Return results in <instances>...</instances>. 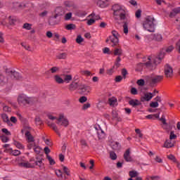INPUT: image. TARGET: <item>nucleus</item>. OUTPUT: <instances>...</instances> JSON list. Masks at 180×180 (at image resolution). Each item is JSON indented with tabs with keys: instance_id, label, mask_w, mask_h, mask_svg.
<instances>
[{
	"instance_id": "nucleus-13",
	"label": "nucleus",
	"mask_w": 180,
	"mask_h": 180,
	"mask_svg": "<svg viewBox=\"0 0 180 180\" xmlns=\"http://www.w3.org/2000/svg\"><path fill=\"white\" fill-rule=\"evenodd\" d=\"M153 96H154V95H153V93H146L144 96L141 98V101L142 102H144V101L148 102V101H151V99H153Z\"/></svg>"
},
{
	"instance_id": "nucleus-56",
	"label": "nucleus",
	"mask_w": 180,
	"mask_h": 180,
	"mask_svg": "<svg viewBox=\"0 0 180 180\" xmlns=\"http://www.w3.org/2000/svg\"><path fill=\"white\" fill-rule=\"evenodd\" d=\"M89 108H91V104L89 103H87L83 105L82 110H86V109H89Z\"/></svg>"
},
{
	"instance_id": "nucleus-7",
	"label": "nucleus",
	"mask_w": 180,
	"mask_h": 180,
	"mask_svg": "<svg viewBox=\"0 0 180 180\" xmlns=\"http://www.w3.org/2000/svg\"><path fill=\"white\" fill-rule=\"evenodd\" d=\"M111 34L112 35L109 37V39L112 44V47H115V46H117L119 44V37H120V34L116 30H112Z\"/></svg>"
},
{
	"instance_id": "nucleus-6",
	"label": "nucleus",
	"mask_w": 180,
	"mask_h": 180,
	"mask_svg": "<svg viewBox=\"0 0 180 180\" xmlns=\"http://www.w3.org/2000/svg\"><path fill=\"white\" fill-rule=\"evenodd\" d=\"M164 77L162 75L146 76L145 82L149 86H155L158 82L162 81Z\"/></svg>"
},
{
	"instance_id": "nucleus-20",
	"label": "nucleus",
	"mask_w": 180,
	"mask_h": 180,
	"mask_svg": "<svg viewBox=\"0 0 180 180\" xmlns=\"http://www.w3.org/2000/svg\"><path fill=\"white\" fill-rule=\"evenodd\" d=\"M25 137L28 142L34 141V138L33 137V136H32L29 131H25Z\"/></svg>"
},
{
	"instance_id": "nucleus-52",
	"label": "nucleus",
	"mask_w": 180,
	"mask_h": 180,
	"mask_svg": "<svg viewBox=\"0 0 180 180\" xmlns=\"http://www.w3.org/2000/svg\"><path fill=\"white\" fill-rule=\"evenodd\" d=\"M150 108H158V106H159L158 102H157V101L151 102L150 103Z\"/></svg>"
},
{
	"instance_id": "nucleus-46",
	"label": "nucleus",
	"mask_w": 180,
	"mask_h": 180,
	"mask_svg": "<svg viewBox=\"0 0 180 180\" xmlns=\"http://www.w3.org/2000/svg\"><path fill=\"white\" fill-rule=\"evenodd\" d=\"M167 158L169 160H171V161H173V162H176V158H175V156H174V155H167Z\"/></svg>"
},
{
	"instance_id": "nucleus-8",
	"label": "nucleus",
	"mask_w": 180,
	"mask_h": 180,
	"mask_svg": "<svg viewBox=\"0 0 180 180\" xmlns=\"http://www.w3.org/2000/svg\"><path fill=\"white\" fill-rule=\"evenodd\" d=\"M78 92L81 95H88L91 92V87L85 84H79L78 87Z\"/></svg>"
},
{
	"instance_id": "nucleus-27",
	"label": "nucleus",
	"mask_w": 180,
	"mask_h": 180,
	"mask_svg": "<svg viewBox=\"0 0 180 180\" xmlns=\"http://www.w3.org/2000/svg\"><path fill=\"white\" fill-rule=\"evenodd\" d=\"M72 76L71 75H66L63 77L64 82H67V84L70 83V81H72Z\"/></svg>"
},
{
	"instance_id": "nucleus-59",
	"label": "nucleus",
	"mask_w": 180,
	"mask_h": 180,
	"mask_svg": "<svg viewBox=\"0 0 180 180\" xmlns=\"http://www.w3.org/2000/svg\"><path fill=\"white\" fill-rule=\"evenodd\" d=\"M96 20L94 19H90L87 21V25L89 26H91V25H94V23H95Z\"/></svg>"
},
{
	"instance_id": "nucleus-51",
	"label": "nucleus",
	"mask_w": 180,
	"mask_h": 180,
	"mask_svg": "<svg viewBox=\"0 0 180 180\" xmlns=\"http://www.w3.org/2000/svg\"><path fill=\"white\" fill-rule=\"evenodd\" d=\"M175 139H176V136L175 135V134H174V131H171L169 140H175Z\"/></svg>"
},
{
	"instance_id": "nucleus-33",
	"label": "nucleus",
	"mask_w": 180,
	"mask_h": 180,
	"mask_svg": "<svg viewBox=\"0 0 180 180\" xmlns=\"http://www.w3.org/2000/svg\"><path fill=\"white\" fill-rule=\"evenodd\" d=\"M65 29L67 30H73V29H75V25L74 24H68L65 26Z\"/></svg>"
},
{
	"instance_id": "nucleus-4",
	"label": "nucleus",
	"mask_w": 180,
	"mask_h": 180,
	"mask_svg": "<svg viewBox=\"0 0 180 180\" xmlns=\"http://www.w3.org/2000/svg\"><path fill=\"white\" fill-rule=\"evenodd\" d=\"M48 117L50 120H56L57 124L59 126H63V127H68V124H70L68 119L64 115V114H60L58 118L51 115H48Z\"/></svg>"
},
{
	"instance_id": "nucleus-49",
	"label": "nucleus",
	"mask_w": 180,
	"mask_h": 180,
	"mask_svg": "<svg viewBox=\"0 0 180 180\" xmlns=\"http://www.w3.org/2000/svg\"><path fill=\"white\" fill-rule=\"evenodd\" d=\"M5 84V77L0 73V85H4Z\"/></svg>"
},
{
	"instance_id": "nucleus-63",
	"label": "nucleus",
	"mask_w": 180,
	"mask_h": 180,
	"mask_svg": "<svg viewBox=\"0 0 180 180\" xmlns=\"http://www.w3.org/2000/svg\"><path fill=\"white\" fill-rule=\"evenodd\" d=\"M131 94L132 95H137V89L136 88H134V87L131 88Z\"/></svg>"
},
{
	"instance_id": "nucleus-24",
	"label": "nucleus",
	"mask_w": 180,
	"mask_h": 180,
	"mask_svg": "<svg viewBox=\"0 0 180 180\" xmlns=\"http://www.w3.org/2000/svg\"><path fill=\"white\" fill-rule=\"evenodd\" d=\"M111 147L112 150H120V143L119 142H112Z\"/></svg>"
},
{
	"instance_id": "nucleus-35",
	"label": "nucleus",
	"mask_w": 180,
	"mask_h": 180,
	"mask_svg": "<svg viewBox=\"0 0 180 180\" xmlns=\"http://www.w3.org/2000/svg\"><path fill=\"white\" fill-rule=\"evenodd\" d=\"M160 117V115L156 114V115H148L146 116V119H158Z\"/></svg>"
},
{
	"instance_id": "nucleus-22",
	"label": "nucleus",
	"mask_w": 180,
	"mask_h": 180,
	"mask_svg": "<svg viewBox=\"0 0 180 180\" xmlns=\"http://www.w3.org/2000/svg\"><path fill=\"white\" fill-rule=\"evenodd\" d=\"M164 147L165 148H172V147H174V143L170 140H167L164 143Z\"/></svg>"
},
{
	"instance_id": "nucleus-54",
	"label": "nucleus",
	"mask_w": 180,
	"mask_h": 180,
	"mask_svg": "<svg viewBox=\"0 0 180 180\" xmlns=\"http://www.w3.org/2000/svg\"><path fill=\"white\" fill-rule=\"evenodd\" d=\"M11 153L13 155H15V156L20 155V150H12Z\"/></svg>"
},
{
	"instance_id": "nucleus-39",
	"label": "nucleus",
	"mask_w": 180,
	"mask_h": 180,
	"mask_svg": "<svg viewBox=\"0 0 180 180\" xmlns=\"http://www.w3.org/2000/svg\"><path fill=\"white\" fill-rule=\"evenodd\" d=\"M46 158H47L48 161H49V164L51 165H54V164H56V162L51 158L50 155H47Z\"/></svg>"
},
{
	"instance_id": "nucleus-29",
	"label": "nucleus",
	"mask_w": 180,
	"mask_h": 180,
	"mask_svg": "<svg viewBox=\"0 0 180 180\" xmlns=\"http://www.w3.org/2000/svg\"><path fill=\"white\" fill-rule=\"evenodd\" d=\"M56 58H58V60H65V58H67V53H58L56 56Z\"/></svg>"
},
{
	"instance_id": "nucleus-60",
	"label": "nucleus",
	"mask_w": 180,
	"mask_h": 180,
	"mask_svg": "<svg viewBox=\"0 0 180 180\" xmlns=\"http://www.w3.org/2000/svg\"><path fill=\"white\" fill-rule=\"evenodd\" d=\"M49 126H50V127H51L54 131H58L57 126L55 125V124H49Z\"/></svg>"
},
{
	"instance_id": "nucleus-23",
	"label": "nucleus",
	"mask_w": 180,
	"mask_h": 180,
	"mask_svg": "<svg viewBox=\"0 0 180 180\" xmlns=\"http://www.w3.org/2000/svg\"><path fill=\"white\" fill-rule=\"evenodd\" d=\"M105 105L106 103H105V101L99 100L98 103H97V108L99 109V110H102V109L105 108Z\"/></svg>"
},
{
	"instance_id": "nucleus-40",
	"label": "nucleus",
	"mask_w": 180,
	"mask_h": 180,
	"mask_svg": "<svg viewBox=\"0 0 180 180\" xmlns=\"http://www.w3.org/2000/svg\"><path fill=\"white\" fill-rule=\"evenodd\" d=\"M23 29H26V30H30V29H32V24L25 23L23 25Z\"/></svg>"
},
{
	"instance_id": "nucleus-14",
	"label": "nucleus",
	"mask_w": 180,
	"mask_h": 180,
	"mask_svg": "<svg viewBox=\"0 0 180 180\" xmlns=\"http://www.w3.org/2000/svg\"><path fill=\"white\" fill-rule=\"evenodd\" d=\"M150 38L155 41H162V36L160 34H154L150 36Z\"/></svg>"
},
{
	"instance_id": "nucleus-2",
	"label": "nucleus",
	"mask_w": 180,
	"mask_h": 180,
	"mask_svg": "<svg viewBox=\"0 0 180 180\" xmlns=\"http://www.w3.org/2000/svg\"><path fill=\"white\" fill-rule=\"evenodd\" d=\"M164 58V52H160L158 57L155 58H151L150 56L148 57V61L144 63H141L142 65H146L149 70H155L158 64L161 63V60Z\"/></svg>"
},
{
	"instance_id": "nucleus-5",
	"label": "nucleus",
	"mask_w": 180,
	"mask_h": 180,
	"mask_svg": "<svg viewBox=\"0 0 180 180\" xmlns=\"http://www.w3.org/2000/svg\"><path fill=\"white\" fill-rule=\"evenodd\" d=\"M18 102L19 105L27 106V105H33L34 102H36V98L21 94L18 96Z\"/></svg>"
},
{
	"instance_id": "nucleus-1",
	"label": "nucleus",
	"mask_w": 180,
	"mask_h": 180,
	"mask_svg": "<svg viewBox=\"0 0 180 180\" xmlns=\"http://www.w3.org/2000/svg\"><path fill=\"white\" fill-rule=\"evenodd\" d=\"M112 15L115 20H120L122 22L123 32L124 34L129 33V26L131 22L129 11L123 5L114 4L112 6Z\"/></svg>"
},
{
	"instance_id": "nucleus-30",
	"label": "nucleus",
	"mask_w": 180,
	"mask_h": 180,
	"mask_svg": "<svg viewBox=\"0 0 180 180\" xmlns=\"http://www.w3.org/2000/svg\"><path fill=\"white\" fill-rule=\"evenodd\" d=\"M30 162H32V164H34V165H39L40 167H41V165L43 164V162L41 160L35 161L34 158L31 159L30 160Z\"/></svg>"
},
{
	"instance_id": "nucleus-28",
	"label": "nucleus",
	"mask_w": 180,
	"mask_h": 180,
	"mask_svg": "<svg viewBox=\"0 0 180 180\" xmlns=\"http://www.w3.org/2000/svg\"><path fill=\"white\" fill-rule=\"evenodd\" d=\"M129 105L135 108V106H139V105H140V101H139V100H131L129 101Z\"/></svg>"
},
{
	"instance_id": "nucleus-17",
	"label": "nucleus",
	"mask_w": 180,
	"mask_h": 180,
	"mask_svg": "<svg viewBox=\"0 0 180 180\" xmlns=\"http://www.w3.org/2000/svg\"><path fill=\"white\" fill-rule=\"evenodd\" d=\"M178 13H180V7L174 8L172 11L170 13L169 16L170 18H174V16H176Z\"/></svg>"
},
{
	"instance_id": "nucleus-9",
	"label": "nucleus",
	"mask_w": 180,
	"mask_h": 180,
	"mask_svg": "<svg viewBox=\"0 0 180 180\" xmlns=\"http://www.w3.org/2000/svg\"><path fill=\"white\" fill-rule=\"evenodd\" d=\"M165 75L167 78H171L174 75V70H172V67L169 65L165 66Z\"/></svg>"
},
{
	"instance_id": "nucleus-47",
	"label": "nucleus",
	"mask_w": 180,
	"mask_h": 180,
	"mask_svg": "<svg viewBox=\"0 0 180 180\" xmlns=\"http://www.w3.org/2000/svg\"><path fill=\"white\" fill-rule=\"evenodd\" d=\"M110 157L111 158V160H116V158H117V155H116V153H115V152H110Z\"/></svg>"
},
{
	"instance_id": "nucleus-50",
	"label": "nucleus",
	"mask_w": 180,
	"mask_h": 180,
	"mask_svg": "<svg viewBox=\"0 0 180 180\" xmlns=\"http://www.w3.org/2000/svg\"><path fill=\"white\" fill-rule=\"evenodd\" d=\"M82 74H83V75H86V77H90V75H92L91 72L89 70H83L82 71Z\"/></svg>"
},
{
	"instance_id": "nucleus-57",
	"label": "nucleus",
	"mask_w": 180,
	"mask_h": 180,
	"mask_svg": "<svg viewBox=\"0 0 180 180\" xmlns=\"http://www.w3.org/2000/svg\"><path fill=\"white\" fill-rule=\"evenodd\" d=\"M162 129H164V130H166L167 131H169V126L167 122L165 124H163Z\"/></svg>"
},
{
	"instance_id": "nucleus-11",
	"label": "nucleus",
	"mask_w": 180,
	"mask_h": 180,
	"mask_svg": "<svg viewBox=\"0 0 180 180\" xmlns=\"http://www.w3.org/2000/svg\"><path fill=\"white\" fill-rule=\"evenodd\" d=\"M124 160L127 161V162H131L133 159H131V156L130 155V149H127L124 153Z\"/></svg>"
},
{
	"instance_id": "nucleus-61",
	"label": "nucleus",
	"mask_w": 180,
	"mask_h": 180,
	"mask_svg": "<svg viewBox=\"0 0 180 180\" xmlns=\"http://www.w3.org/2000/svg\"><path fill=\"white\" fill-rule=\"evenodd\" d=\"M35 122L37 124L40 125V124L41 123V120L40 119L39 117H35Z\"/></svg>"
},
{
	"instance_id": "nucleus-48",
	"label": "nucleus",
	"mask_w": 180,
	"mask_h": 180,
	"mask_svg": "<svg viewBox=\"0 0 180 180\" xmlns=\"http://www.w3.org/2000/svg\"><path fill=\"white\" fill-rule=\"evenodd\" d=\"M88 101V98L86 96H82L79 99V101L80 103H85Z\"/></svg>"
},
{
	"instance_id": "nucleus-42",
	"label": "nucleus",
	"mask_w": 180,
	"mask_h": 180,
	"mask_svg": "<svg viewBox=\"0 0 180 180\" xmlns=\"http://www.w3.org/2000/svg\"><path fill=\"white\" fill-rule=\"evenodd\" d=\"M114 55L115 56H122V49H116L114 51Z\"/></svg>"
},
{
	"instance_id": "nucleus-36",
	"label": "nucleus",
	"mask_w": 180,
	"mask_h": 180,
	"mask_svg": "<svg viewBox=\"0 0 180 180\" xmlns=\"http://www.w3.org/2000/svg\"><path fill=\"white\" fill-rule=\"evenodd\" d=\"M27 147L29 150H32V148H34L36 147V143H34V141L28 142Z\"/></svg>"
},
{
	"instance_id": "nucleus-64",
	"label": "nucleus",
	"mask_w": 180,
	"mask_h": 180,
	"mask_svg": "<svg viewBox=\"0 0 180 180\" xmlns=\"http://www.w3.org/2000/svg\"><path fill=\"white\" fill-rule=\"evenodd\" d=\"M149 178L151 180H160V176H149Z\"/></svg>"
},
{
	"instance_id": "nucleus-44",
	"label": "nucleus",
	"mask_w": 180,
	"mask_h": 180,
	"mask_svg": "<svg viewBox=\"0 0 180 180\" xmlns=\"http://www.w3.org/2000/svg\"><path fill=\"white\" fill-rule=\"evenodd\" d=\"M1 140L3 143H8L9 141V139L5 135L1 136Z\"/></svg>"
},
{
	"instance_id": "nucleus-58",
	"label": "nucleus",
	"mask_w": 180,
	"mask_h": 180,
	"mask_svg": "<svg viewBox=\"0 0 180 180\" xmlns=\"http://www.w3.org/2000/svg\"><path fill=\"white\" fill-rule=\"evenodd\" d=\"M135 16L136 18H141V10H137L136 11V13H135Z\"/></svg>"
},
{
	"instance_id": "nucleus-43",
	"label": "nucleus",
	"mask_w": 180,
	"mask_h": 180,
	"mask_svg": "<svg viewBox=\"0 0 180 180\" xmlns=\"http://www.w3.org/2000/svg\"><path fill=\"white\" fill-rule=\"evenodd\" d=\"M1 119H3L4 122H9V117H8V115L6 114H2Z\"/></svg>"
},
{
	"instance_id": "nucleus-31",
	"label": "nucleus",
	"mask_w": 180,
	"mask_h": 180,
	"mask_svg": "<svg viewBox=\"0 0 180 180\" xmlns=\"http://www.w3.org/2000/svg\"><path fill=\"white\" fill-rule=\"evenodd\" d=\"M14 146H15V147H17V148H19L20 150H23V148H25V147L23 146V145H22V143H19L18 141H14Z\"/></svg>"
},
{
	"instance_id": "nucleus-38",
	"label": "nucleus",
	"mask_w": 180,
	"mask_h": 180,
	"mask_svg": "<svg viewBox=\"0 0 180 180\" xmlns=\"http://www.w3.org/2000/svg\"><path fill=\"white\" fill-rule=\"evenodd\" d=\"M72 18V13H68L65 15V20H70Z\"/></svg>"
},
{
	"instance_id": "nucleus-26",
	"label": "nucleus",
	"mask_w": 180,
	"mask_h": 180,
	"mask_svg": "<svg viewBox=\"0 0 180 180\" xmlns=\"http://www.w3.org/2000/svg\"><path fill=\"white\" fill-rule=\"evenodd\" d=\"M54 79L57 84H64V79L61 78L59 75H55Z\"/></svg>"
},
{
	"instance_id": "nucleus-55",
	"label": "nucleus",
	"mask_w": 180,
	"mask_h": 180,
	"mask_svg": "<svg viewBox=\"0 0 180 180\" xmlns=\"http://www.w3.org/2000/svg\"><path fill=\"white\" fill-rule=\"evenodd\" d=\"M34 151L37 153V154H40V152L41 151V148L39 146H35L34 148Z\"/></svg>"
},
{
	"instance_id": "nucleus-32",
	"label": "nucleus",
	"mask_w": 180,
	"mask_h": 180,
	"mask_svg": "<svg viewBox=\"0 0 180 180\" xmlns=\"http://www.w3.org/2000/svg\"><path fill=\"white\" fill-rule=\"evenodd\" d=\"M63 172L68 176H70V169H68V167L63 166Z\"/></svg>"
},
{
	"instance_id": "nucleus-37",
	"label": "nucleus",
	"mask_w": 180,
	"mask_h": 180,
	"mask_svg": "<svg viewBox=\"0 0 180 180\" xmlns=\"http://www.w3.org/2000/svg\"><path fill=\"white\" fill-rule=\"evenodd\" d=\"M137 175H139V173L136 171L129 172V176H131V178H136Z\"/></svg>"
},
{
	"instance_id": "nucleus-25",
	"label": "nucleus",
	"mask_w": 180,
	"mask_h": 180,
	"mask_svg": "<svg viewBox=\"0 0 180 180\" xmlns=\"http://www.w3.org/2000/svg\"><path fill=\"white\" fill-rule=\"evenodd\" d=\"M11 77H13V78H15V79H20V75L16 71H11Z\"/></svg>"
},
{
	"instance_id": "nucleus-62",
	"label": "nucleus",
	"mask_w": 180,
	"mask_h": 180,
	"mask_svg": "<svg viewBox=\"0 0 180 180\" xmlns=\"http://www.w3.org/2000/svg\"><path fill=\"white\" fill-rule=\"evenodd\" d=\"M3 110L4 112H11V108H9L8 105H4L3 107Z\"/></svg>"
},
{
	"instance_id": "nucleus-10",
	"label": "nucleus",
	"mask_w": 180,
	"mask_h": 180,
	"mask_svg": "<svg viewBox=\"0 0 180 180\" xmlns=\"http://www.w3.org/2000/svg\"><path fill=\"white\" fill-rule=\"evenodd\" d=\"M20 167H23L24 168H33L34 167V163L33 162H26L23 161L19 163Z\"/></svg>"
},
{
	"instance_id": "nucleus-21",
	"label": "nucleus",
	"mask_w": 180,
	"mask_h": 180,
	"mask_svg": "<svg viewBox=\"0 0 180 180\" xmlns=\"http://www.w3.org/2000/svg\"><path fill=\"white\" fill-rule=\"evenodd\" d=\"M97 136L98 137V139L101 140L102 139L105 138V131L102 130V129H97Z\"/></svg>"
},
{
	"instance_id": "nucleus-53",
	"label": "nucleus",
	"mask_w": 180,
	"mask_h": 180,
	"mask_svg": "<svg viewBox=\"0 0 180 180\" xmlns=\"http://www.w3.org/2000/svg\"><path fill=\"white\" fill-rule=\"evenodd\" d=\"M136 83L138 85H139V86H143L145 82H144V79H139Z\"/></svg>"
},
{
	"instance_id": "nucleus-3",
	"label": "nucleus",
	"mask_w": 180,
	"mask_h": 180,
	"mask_svg": "<svg viewBox=\"0 0 180 180\" xmlns=\"http://www.w3.org/2000/svg\"><path fill=\"white\" fill-rule=\"evenodd\" d=\"M143 27L145 30L148 32H155V19L154 17L149 15L145 18L143 22Z\"/></svg>"
},
{
	"instance_id": "nucleus-45",
	"label": "nucleus",
	"mask_w": 180,
	"mask_h": 180,
	"mask_svg": "<svg viewBox=\"0 0 180 180\" xmlns=\"http://www.w3.org/2000/svg\"><path fill=\"white\" fill-rule=\"evenodd\" d=\"M84 41V39L80 35L77 36L76 39V42L78 43V44H80V43H82Z\"/></svg>"
},
{
	"instance_id": "nucleus-16",
	"label": "nucleus",
	"mask_w": 180,
	"mask_h": 180,
	"mask_svg": "<svg viewBox=\"0 0 180 180\" xmlns=\"http://www.w3.org/2000/svg\"><path fill=\"white\" fill-rule=\"evenodd\" d=\"M75 16H78L79 18H84V16H86L87 13L85 11H77L75 13Z\"/></svg>"
},
{
	"instance_id": "nucleus-18",
	"label": "nucleus",
	"mask_w": 180,
	"mask_h": 180,
	"mask_svg": "<svg viewBox=\"0 0 180 180\" xmlns=\"http://www.w3.org/2000/svg\"><path fill=\"white\" fill-rule=\"evenodd\" d=\"M80 84H78V83L77 82H72V84H70L69 86V90L72 91H75V89H78V88L79 87Z\"/></svg>"
},
{
	"instance_id": "nucleus-19",
	"label": "nucleus",
	"mask_w": 180,
	"mask_h": 180,
	"mask_svg": "<svg viewBox=\"0 0 180 180\" xmlns=\"http://www.w3.org/2000/svg\"><path fill=\"white\" fill-rule=\"evenodd\" d=\"M108 103L110 106H116L117 105V99L115 97L110 98L108 99Z\"/></svg>"
},
{
	"instance_id": "nucleus-15",
	"label": "nucleus",
	"mask_w": 180,
	"mask_h": 180,
	"mask_svg": "<svg viewBox=\"0 0 180 180\" xmlns=\"http://www.w3.org/2000/svg\"><path fill=\"white\" fill-rule=\"evenodd\" d=\"M112 116L114 120H117V122H122V118L119 117V114H117V112L116 110L112 111Z\"/></svg>"
},
{
	"instance_id": "nucleus-12",
	"label": "nucleus",
	"mask_w": 180,
	"mask_h": 180,
	"mask_svg": "<svg viewBox=\"0 0 180 180\" xmlns=\"http://www.w3.org/2000/svg\"><path fill=\"white\" fill-rule=\"evenodd\" d=\"M98 6L99 8H106V6H109V1L108 0H98L97 2Z\"/></svg>"
},
{
	"instance_id": "nucleus-41",
	"label": "nucleus",
	"mask_w": 180,
	"mask_h": 180,
	"mask_svg": "<svg viewBox=\"0 0 180 180\" xmlns=\"http://www.w3.org/2000/svg\"><path fill=\"white\" fill-rule=\"evenodd\" d=\"M50 71L52 74H56V72H57V71H60V68L53 67L51 68Z\"/></svg>"
},
{
	"instance_id": "nucleus-34",
	"label": "nucleus",
	"mask_w": 180,
	"mask_h": 180,
	"mask_svg": "<svg viewBox=\"0 0 180 180\" xmlns=\"http://www.w3.org/2000/svg\"><path fill=\"white\" fill-rule=\"evenodd\" d=\"M7 20L9 25H15V22H16V20L12 18V16H9Z\"/></svg>"
}]
</instances>
